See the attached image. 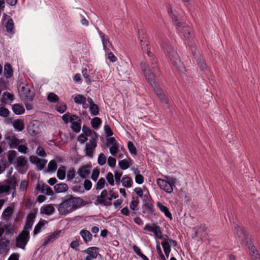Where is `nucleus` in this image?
<instances>
[{
  "label": "nucleus",
  "mask_w": 260,
  "mask_h": 260,
  "mask_svg": "<svg viewBox=\"0 0 260 260\" xmlns=\"http://www.w3.org/2000/svg\"><path fill=\"white\" fill-rule=\"evenodd\" d=\"M36 153L40 156H41V157H45L47 154H46V153L45 152V150H44V149L41 147V146H39L37 150H36Z\"/></svg>",
  "instance_id": "56"
},
{
  "label": "nucleus",
  "mask_w": 260,
  "mask_h": 260,
  "mask_svg": "<svg viewBox=\"0 0 260 260\" xmlns=\"http://www.w3.org/2000/svg\"><path fill=\"white\" fill-rule=\"evenodd\" d=\"M121 183L123 186L129 188L132 186L133 180L129 177L125 176L122 178Z\"/></svg>",
  "instance_id": "28"
},
{
  "label": "nucleus",
  "mask_w": 260,
  "mask_h": 260,
  "mask_svg": "<svg viewBox=\"0 0 260 260\" xmlns=\"http://www.w3.org/2000/svg\"><path fill=\"white\" fill-rule=\"evenodd\" d=\"M59 232H55L50 235L47 236L45 239L43 240V245H46L49 242L54 241L59 236Z\"/></svg>",
  "instance_id": "26"
},
{
  "label": "nucleus",
  "mask_w": 260,
  "mask_h": 260,
  "mask_svg": "<svg viewBox=\"0 0 260 260\" xmlns=\"http://www.w3.org/2000/svg\"><path fill=\"white\" fill-rule=\"evenodd\" d=\"M101 119L98 117L93 118L91 121V124L93 128L96 129L99 128V126L101 124Z\"/></svg>",
  "instance_id": "36"
},
{
  "label": "nucleus",
  "mask_w": 260,
  "mask_h": 260,
  "mask_svg": "<svg viewBox=\"0 0 260 260\" xmlns=\"http://www.w3.org/2000/svg\"><path fill=\"white\" fill-rule=\"evenodd\" d=\"M47 100L48 101L51 103H56L58 101V96L53 92L49 93L47 96Z\"/></svg>",
  "instance_id": "42"
},
{
  "label": "nucleus",
  "mask_w": 260,
  "mask_h": 260,
  "mask_svg": "<svg viewBox=\"0 0 260 260\" xmlns=\"http://www.w3.org/2000/svg\"><path fill=\"white\" fill-rule=\"evenodd\" d=\"M6 28L8 32L11 34H14V25L12 19H9L6 23Z\"/></svg>",
  "instance_id": "33"
},
{
  "label": "nucleus",
  "mask_w": 260,
  "mask_h": 260,
  "mask_svg": "<svg viewBox=\"0 0 260 260\" xmlns=\"http://www.w3.org/2000/svg\"><path fill=\"white\" fill-rule=\"evenodd\" d=\"M29 239V233L26 230H23L16 239V246L25 249V247Z\"/></svg>",
  "instance_id": "7"
},
{
  "label": "nucleus",
  "mask_w": 260,
  "mask_h": 260,
  "mask_svg": "<svg viewBox=\"0 0 260 260\" xmlns=\"http://www.w3.org/2000/svg\"><path fill=\"white\" fill-rule=\"evenodd\" d=\"M13 212V209L11 207H8L3 212L2 216L9 217Z\"/></svg>",
  "instance_id": "46"
},
{
  "label": "nucleus",
  "mask_w": 260,
  "mask_h": 260,
  "mask_svg": "<svg viewBox=\"0 0 260 260\" xmlns=\"http://www.w3.org/2000/svg\"><path fill=\"white\" fill-rule=\"evenodd\" d=\"M132 160L128 158L127 159H124L119 161L118 165L122 170H126L132 165Z\"/></svg>",
  "instance_id": "20"
},
{
  "label": "nucleus",
  "mask_w": 260,
  "mask_h": 260,
  "mask_svg": "<svg viewBox=\"0 0 260 260\" xmlns=\"http://www.w3.org/2000/svg\"><path fill=\"white\" fill-rule=\"evenodd\" d=\"M157 206L158 207V208L161 211V212L164 213L165 214V215L167 217L169 218L170 219H172V214L170 212L168 208L166 206L163 205L160 202L157 203Z\"/></svg>",
  "instance_id": "23"
},
{
  "label": "nucleus",
  "mask_w": 260,
  "mask_h": 260,
  "mask_svg": "<svg viewBox=\"0 0 260 260\" xmlns=\"http://www.w3.org/2000/svg\"><path fill=\"white\" fill-rule=\"evenodd\" d=\"M19 94L21 99L24 102H31L34 97V93L31 91L27 85L21 87L19 90Z\"/></svg>",
  "instance_id": "9"
},
{
  "label": "nucleus",
  "mask_w": 260,
  "mask_h": 260,
  "mask_svg": "<svg viewBox=\"0 0 260 260\" xmlns=\"http://www.w3.org/2000/svg\"><path fill=\"white\" fill-rule=\"evenodd\" d=\"M122 175V172H119L115 171L114 172V177L115 179L116 184L117 185H119L121 180L120 179Z\"/></svg>",
  "instance_id": "52"
},
{
  "label": "nucleus",
  "mask_w": 260,
  "mask_h": 260,
  "mask_svg": "<svg viewBox=\"0 0 260 260\" xmlns=\"http://www.w3.org/2000/svg\"><path fill=\"white\" fill-rule=\"evenodd\" d=\"M197 62L198 65L200 68L201 70L207 74L208 72V68L206 64L204 62V60L201 58L200 56H197L195 57Z\"/></svg>",
  "instance_id": "18"
},
{
  "label": "nucleus",
  "mask_w": 260,
  "mask_h": 260,
  "mask_svg": "<svg viewBox=\"0 0 260 260\" xmlns=\"http://www.w3.org/2000/svg\"><path fill=\"white\" fill-rule=\"evenodd\" d=\"M99 174H100L99 170L98 169L94 168L92 172V175H91L92 179L94 181H96L98 179V178L99 176Z\"/></svg>",
  "instance_id": "62"
},
{
  "label": "nucleus",
  "mask_w": 260,
  "mask_h": 260,
  "mask_svg": "<svg viewBox=\"0 0 260 260\" xmlns=\"http://www.w3.org/2000/svg\"><path fill=\"white\" fill-rule=\"evenodd\" d=\"M14 100V95L10 93L8 91L4 92L3 93V99H2V102L3 104H6L7 101H13Z\"/></svg>",
  "instance_id": "30"
},
{
  "label": "nucleus",
  "mask_w": 260,
  "mask_h": 260,
  "mask_svg": "<svg viewBox=\"0 0 260 260\" xmlns=\"http://www.w3.org/2000/svg\"><path fill=\"white\" fill-rule=\"evenodd\" d=\"M36 212H30L26 217V221H29L31 222H34V219L36 217Z\"/></svg>",
  "instance_id": "59"
},
{
  "label": "nucleus",
  "mask_w": 260,
  "mask_h": 260,
  "mask_svg": "<svg viewBox=\"0 0 260 260\" xmlns=\"http://www.w3.org/2000/svg\"><path fill=\"white\" fill-rule=\"evenodd\" d=\"M107 158L103 153H101L99 155L98 161L99 165L102 166L105 164Z\"/></svg>",
  "instance_id": "50"
},
{
  "label": "nucleus",
  "mask_w": 260,
  "mask_h": 260,
  "mask_svg": "<svg viewBox=\"0 0 260 260\" xmlns=\"http://www.w3.org/2000/svg\"><path fill=\"white\" fill-rule=\"evenodd\" d=\"M57 176L60 179L63 180L66 177V168L65 167L61 166L59 167L57 171Z\"/></svg>",
  "instance_id": "32"
},
{
  "label": "nucleus",
  "mask_w": 260,
  "mask_h": 260,
  "mask_svg": "<svg viewBox=\"0 0 260 260\" xmlns=\"http://www.w3.org/2000/svg\"><path fill=\"white\" fill-rule=\"evenodd\" d=\"M236 235L239 241L243 245H247L248 243V238L246 234L240 226H236L235 228Z\"/></svg>",
  "instance_id": "10"
},
{
  "label": "nucleus",
  "mask_w": 260,
  "mask_h": 260,
  "mask_svg": "<svg viewBox=\"0 0 260 260\" xmlns=\"http://www.w3.org/2000/svg\"><path fill=\"white\" fill-rule=\"evenodd\" d=\"M75 176V170L74 169H71L68 171L67 173V179L69 181L72 180Z\"/></svg>",
  "instance_id": "53"
},
{
  "label": "nucleus",
  "mask_w": 260,
  "mask_h": 260,
  "mask_svg": "<svg viewBox=\"0 0 260 260\" xmlns=\"http://www.w3.org/2000/svg\"><path fill=\"white\" fill-rule=\"evenodd\" d=\"M139 203V200L138 197H133L132 202L130 204V208L133 210H137V207Z\"/></svg>",
  "instance_id": "39"
},
{
  "label": "nucleus",
  "mask_w": 260,
  "mask_h": 260,
  "mask_svg": "<svg viewBox=\"0 0 260 260\" xmlns=\"http://www.w3.org/2000/svg\"><path fill=\"white\" fill-rule=\"evenodd\" d=\"M71 127L75 132H79L81 129V121L72 123Z\"/></svg>",
  "instance_id": "44"
},
{
  "label": "nucleus",
  "mask_w": 260,
  "mask_h": 260,
  "mask_svg": "<svg viewBox=\"0 0 260 260\" xmlns=\"http://www.w3.org/2000/svg\"><path fill=\"white\" fill-rule=\"evenodd\" d=\"M57 164L54 160H51L48 165V171L54 172L57 169Z\"/></svg>",
  "instance_id": "41"
},
{
  "label": "nucleus",
  "mask_w": 260,
  "mask_h": 260,
  "mask_svg": "<svg viewBox=\"0 0 260 260\" xmlns=\"http://www.w3.org/2000/svg\"><path fill=\"white\" fill-rule=\"evenodd\" d=\"M16 166L18 168H23L26 165L27 161L24 156H20L16 158Z\"/></svg>",
  "instance_id": "31"
},
{
  "label": "nucleus",
  "mask_w": 260,
  "mask_h": 260,
  "mask_svg": "<svg viewBox=\"0 0 260 260\" xmlns=\"http://www.w3.org/2000/svg\"><path fill=\"white\" fill-rule=\"evenodd\" d=\"M90 168L89 166H83L78 169L77 173L82 178L86 179L90 174Z\"/></svg>",
  "instance_id": "15"
},
{
  "label": "nucleus",
  "mask_w": 260,
  "mask_h": 260,
  "mask_svg": "<svg viewBox=\"0 0 260 260\" xmlns=\"http://www.w3.org/2000/svg\"><path fill=\"white\" fill-rule=\"evenodd\" d=\"M166 180L157 179V184L159 188L167 193H171L173 191V185L176 182V179L169 176H165Z\"/></svg>",
  "instance_id": "4"
},
{
  "label": "nucleus",
  "mask_w": 260,
  "mask_h": 260,
  "mask_svg": "<svg viewBox=\"0 0 260 260\" xmlns=\"http://www.w3.org/2000/svg\"><path fill=\"white\" fill-rule=\"evenodd\" d=\"M174 22L180 35L186 39H188L191 31V28L182 21L175 20Z\"/></svg>",
  "instance_id": "5"
},
{
  "label": "nucleus",
  "mask_w": 260,
  "mask_h": 260,
  "mask_svg": "<svg viewBox=\"0 0 260 260\" xmlns=\"http://www.w3.org/2000/svg\"><path fill=\"white\" fill-rule=\"evenodd\" d=\"M13 75V70L9 63H6L4 66V76L6 78H10Z\"/></svg>",
  "instance_id": "24"
},
{
  "label": "nucleus",
  "mask_w": 260,
  "mask_h": 260,
  "mask_svg": "<svg viewBox=\"0 0 260 260\" xmlns=\"http://www.w3.org/2000/svg\"><path fill=\"white\" fill-rule=\"evenodd\" d=\"M127 147L129 152L133 154H136L137 151L135 146L134 145L133 143L129 141L127 143Z\"/></svg>",
  "instance_id": "57"
},
{
  "label": "nucleus",
  "mask_w": 260,
  "mask_h": 260,
  "mask_svg": "<svg viewBox=\"0 0 260 260\" xmlns=\"http://www.w3.org/2000/svg\"><path fill=\"white\" fill-rule=\"evenodd\" d=\"M108 191L106 189L103 190L100 196L96 197V202L99 204L105 206H109L111 203L107 201Z\"/></svg>",
  "instance_id": "13"
},
{
  "label": "nucleus",
  "mask_w": 260,
  "mask_h": 260,
  "mask_svg": "<svg viewBox=\"0 0 260 260\" xmlns=\"http://www.w3.org/2000/svg\"><path fill=\"white\" fill-rule=\"evenodd\" d=\"M155 230L154 231V232H153L155 236L158 238V239H162V233H161V230H160V228L159 226L157 225V227H155Z\"/></svg>",
  "instance_id": "61"
},
{
  "label": "nucleus",
  "mask_w": 260,
  "mask_h": 260,
  "mask_svg": "<svg viewBox=\"0 0 260 260\" xmlns=\"http://www.w3.org/2000/svg\"><path fill=\"white\" fill-rule=\"evenodd\" d=\"M13 126L18 131H21L24 128V123L23 120L17 119L13 122Z\"/></svg>",
  "instance_id": "27"
},
{
  "label": "nucleus",
  "mask_w": 260,
  "mask_h": 260,
  "mask_svg": "<svg viewBox=\"0 0 260 260\" xmlns=\"http://www.w3.org/2000/svg\"><path fill=\"white\" fill-rule=\"evenodd\" d=\"M97 144L95 139V138H92L90 140L89 144H87L86 146V155L90 157H92L93 151L94 150Z\"/></svg>",
  "instance_id": "14"
},
{
  "label": "nucleus",
  "mask_w": 260,
  "mask_h": 260,
  "mask_svg": "<svg viewBox=\"0 0 260 260\" xmlns=\"http://www.w3.org/2000/svg\"><path fill=\"white\" fill-rule=\"evenodd\" d=\"M10 244V241L6 239H2L0 240V250L2 252H5L8 249Z\"/></svg>",
  "instance_id": "29"
},
{
  "label": "nucleus",
  "mask_w": 260,
  "mask_h": 260,
  "mask_svg": "<svg viewBox=\"0 0 260 260\" xmlns=\"http://www.w3.org/2000/svg\"><path fill=\"white\" fill-rule=\"evenodd\" d=\"M89 111L91 115H98L99 114V107L96 104H92L89 107Z\"/></svg>",
  "instance_id": "38"
},
{
  "label": "nucleus",
  "mask_w": 260,
  "mask_h": 260,
  "mask_svg": "<svg viewBox=\"0 0 260 260\" xmlns=\"http://www.w3.org/2000/svg\"><path fill=\"white\" fill-rule=\"evenodd\" d=\"M9 115V111L8 109L3 107H0V116L3 117H7Z\"/></svg>",
  "instance_id": "54"
},
{
  "label": "nucleus",
  "mask_w": 260,
  "mask_h": 260,
  "mask_svg": "<svg viewBox=\"0 0 260 260\" xmlns=\"http://www.w3.org/2000/svg\"><path fill=\"white\" fill-rule=\"evenodd\" d=\"M28 187V182L25 181H22L21 182L20 186H19V189L22 191H24L26 190Z\"/></svg>",
  "instance_id": "64"
},
{
  "label": "nucleus",
  "mask_w": 260,
  "mask_h": 260,
  "mask_svg": "<svg viewBox=\"0 0 260 260\" xmlns=\"http://www.w3.org/2000/svg\"><path fill=\"white\" fill-rule=\"evenodd\" d=\"M80 198L70 196L59 204L58 211L61 215H67L76 209L80 203Z\"/></svg>",
  "instance_id": "3"
},
{
  "label": "nucleus",
  "mask_w": 260,
  "mask_h": 260,
  "mask_svg": "<svg viewBox=\"0 0 260 260\" xmlns=\"http://www.w3.org/2000/svg\"><path fill=\"white\" fill-rule=\"evenodd\" d=\"M139 39H140V44L141 45L142 49L147 52V54L150 58V60H153V58H155L154 55L150 52V48L149 47V43L146 35L144 34L143 30H139Z\"/></svg>",
  "instance_id": "6"
},
{
  "label": "nucleus",
  "mask_w": 260,
  "mask_h": 260,
  "mask_svg": "<svg viewBox=\"0 0 260 260\" xmlns=\"http://www.w3.org/2000/svg\"><path fill=\"white\" fill-rule=\"evenodd\" d=\"M55 209L54 207L50 204L45 206L43 208V213L47 215H51L54 213Z\"/></svg>",
  "instance_id": "34"
},
{
  "label": "nucleus",
  "mask_w": 260,
  "mask_h": 260,
  "mask_svg": "<svg viewBox=\"0 0 260 260\" xmlns=\"http://www.w3.org/2000/svg\"><path fill=\"white\" fill-rule=\"evenodd\" d=\"M10 189L9 185L6 184H0V193L8 192Z\"/></svg>",
  "instance_id": "63"
},
{
  "label": "nucleus",
  "mask_w": 260,
  "mask_h": 260,
  "mask_svg": "<svg viewBox=\"0 0 260 260\" xmlns=\"http://www.w3.org/2000/svg\"><path fill=\"white\" fill-rule=\"evenodd\" d=\"M44 225V223L42 221H39V222L36 225L34 230V235L37 234L40 231L41 228Z\"/></svg>",
  "instance_id": "60"
},
{
  "label": "nucleus",
  "mask_w": 260,
  "mask_h": 260,
  "mask_svg": "<svg viewBox=\"0 0 260 260\" xmlns=\"http://www.w3.org/2000/svg\"><path fill=\"white\" fill-rule=\"evenodd\" d=\"M16 148H17L19 152L24 154L26 153L28 150L26 144L23 145L20 144L17 146Z\"/></svg>",
  "instance_id": "55"
},
{
  "label": "nucleus",
  "mask_w": 260,
  "mask_h": 260,
  "mask_svg": "<svg viewBox=\"0 0 260 260\" xmlns=\"http://www.w3.org/2000/svg\"><path fill=\"white\" fill-rule=\"evenodd\" d=\"M109 151L111 155L113 156H116V154L118 153L119 151V147L118 145H116L114 146H111L109 147Z\"/></svg>",
  "instance_id": "45"
},
{
  "label": "nucleus",
  "mask_w": 260,
  "mask_h": 260,
  "mask_svg": "<svg viewBox=\"0 0 260 260\" xmlns=\"http://www.w3.org/2000/svg\"><path fill=\"white\" fill-rule=\"evenodd\" d=\"M75 103L78 104H84L86 102V98L82 94H77L74 99Z\"/></svg>",
  "instance_id": "35"
},
{
  "label": "nucleus",
  "mask_w": 260,
  "mask_h": 260,
  "mask_svg": "<svg viewBox=\"0 0 260 260\" xmlns=\"http://www.w3.org/2000/svg\"><path fill=\"white\" fill-rule=\"evenodd\" d=\"M153 88L154 91L155 92L157 96L161 101V102L167 104L168 103V100L166 94L163 92V91L157 86H156V87H154Z\"/></svg>",
  "instance_id": "17"
},
{
  "label": "nucleus",
  "mask_w": 260,
  "mask_h": 260,
  "mask_svg": "<svg viewBox=\"0 0 260 260\" xmlns=\"http://www.w3.org/2000/svg\"><path fill=\"white\" fill-rule=\"evenodd\" d=\"M38 190H41V192L48 196H52L53 194L52 189L47 184L39 183L37 186Z\"/></svg>",
  "instance_id": "16"
},
{
  "label": "nucleus",
  "mask_w": 260,
  "mask_h": 260,
  "mask_svg": "<svg viewBox=\"0 0 260 260\" xmlns=\"http://www.w3.org/2000/svg\"><path fill=\"white\" fill-rule=\"evenodd\" d=\"M106 178L110 185L112 186L114 185V176L112 173L109 172Z\"/></svg>",
  "instance_id": "48"
},
{
  "label": "nucleus",
  "mask_w": 260,
  "mask_h": 260,
  "mask_svg": "<svg viewBox=\"0 0 260 260\" xmlns=\"http://www.w3.org/2000/svg\"><path fill=\"white\" fill-rule=\"evenodd\" d=\"M100 35L102 39V41L104 49L105 51H108L109 49V47L111 45L108 37H106L102 32H100Z\"/></svg>",
  "instance_id": "21"
},
{
  "label": "nucleus",
  "mask_w": 260,
  "mask_h": 260,
  "mask_svg": "<svg viewBox=\"0 0 260 260\" xmlns=\"http://www.w3.org/2000/svg\"><path fill=\"white\" fill-rule=\"evenodd\" d=\"M117 142L115 139L114 137H110L107 140L106 145L108 147H110L111 146H114L117 145Z\"/></svg>",
  "instance_id": "58"
},
{
  "label": "nucleus",
  "mask_w": 260,
  "mask_h": 260,
  "mask_svg": "<svg viewBox=\"0 0 260 260\" xmlns=\"http://www.w3.org/2000/svg\"><path fill=\"white\" fill-rule=\"evenodd\" d=\"M56 110L60 113L64 112L67 109V106L64 103H61L56 106Z\"/></svg>",
  "instance_id": "47"
},
{
  "label": "nucleus",
  "mask_w": 260,
  "mask_h": 260,
  "mask_svg": "<svg viewBox=\"0 0 260 260\" xmlns=\"http://www.w3.org/2000/svg\"><path fill=\"white\" fill-rule=\"evenodd\" d=\"M105 184V180L104 178H100L97 182L96 185V189H101L104 188Z\"/></svg>",
  "instance_id": "51"
},
{
  "label": "nucleus",
  "mask_w": 260,
  "mask_h": 260,
  "mask_svg": "<svg viewBox=\"0 0 260 260\" xmlns=\"http://www.w3.org/2000/svg\"><path fill=\"white\" fill-rule=\"evenodd\" d=\"M17 152L15 150H9L7 152V158L10 164H14Z\"/></svg>",
  "instance_id": "25"
},
{
  "label": "nucleus",
  "mask_w": 260,
  "mask_h": 260,
  "mask_svg": "<svg viewBox=\"0 0 260 260\" xmlns=\"http://www.w3.org/2000/svg\"><path fill=\"white\" fill-rule=\"evenodd\" d=\"M151 67L148 66L145 63H141L142 69L150 86L153 88L157 86L155 83V75H159V70L157 65V60L155 58L150 60Z\"/></svg>",
  "instance_id": "2"
},
{
  "label": "nucleus",
  "mask_w": 260,
  "mask_h": 260,
  "mask_svg": "<svg viewBox=\"0 0 260 260\" xmlns=\"http://www.w3.org/2000/svg\"><path fill=\"white\" fill-rule=\"evenodd\" d=\"M13 110L16 114H21L24 112V108L19 104H15L13 107Z\"/></svg>",
  "instance_id": "37"
},
{
  "label": "nucleus",
  "mask_w": 260,
  "mask_h": 260,
  "mask_svg": "<svg viewBox=\"0 0 260 260\" xmlns=\"http://www.w3.org/2000/svg\"><path fill=\"white\" fill-rule=\"evenodd\" d=\"M83 252L88 254L85 257V260H92L97 257L99 249L95 247H91L84 250Z\"/></svg>",
  "instance_id": "12"
},
{
  "label": "nucleus",
  "mask_w": 260,
  "mask_h": 260,
  "mask_svg": "<svg viewBox=\"0 0 260 260\" xmlns=\"http://www.w3.org/2000/svg\"><path fill=\"white\" fill-rule=\"evenodd\" d=\"M54 189L57 193H61L67 191L69 187L66 183H60L55 185Z\"/></svg>",
  "instance_id": "19"
},
{
  "label": "nucleus",
  "mask_w": 260,
  "mask_h": 260,
  "mask_svg": "<svg viewBox=\"0 0 260 260\" xmlns=\"http://www.w3.org/2000/svg\"><path fill=\"white\" fill-rule=\"evenodd\" d=\"M80 234L85 242H89L91 240L92 236L89 231L86 230H82Z\"/></svg>",
  "instance_id": "22"
},
{
  "label": "nucleus",
  "mask_w": 260,
  "mask_h": 260,
  "mask_svg": "<svg viewBox=\"0 0 260 260\" xmlns=\"http://www.w3.org/2000/svg\"><path fill=\"white\" fill-rule=\"evenodd\" d=\"M5 233L6 235L12 234L14 231V226L11 224H5L3 225Z\"/></svg>",
  "instance_id": "40"
},
{
  "label": "nucleus",
  "mask_w": 260,
  "mask_h": 260,
  "mask_svg": "<svg viewBox=\"0 0 260 260\" xmlns=\"http://www.w3.org/2000/svg\"><path fill=\"white\" fill-rule=\"evenodd\" d=\"M160 45L164 52L172 61L173 65L180 71H183L184 69V65L180 61L176 50L170 45L169 41L167 39H164L161 41Z\"/></svg>",
  "instance_id": "1"
},
{
  "label": "nucleus",
  "mask_w": 260,
  "mask_h": 260,
  "mask_svg": "<svg viewBox=\"0 0 260 260\" xmlns=\"http://www.w3.org/2000/svg\"><path fill=\"white\" fill-rule=\"evenodd\" d=\"M146 198L145 201L144 206L149 210L151 211L152 209V203L147 196H144V198Z\"/></svg>",
  "instance_id": "49"
},
{
  "label": "nucleus",
  "mask_w": 260,
  "mask_h": 260,
  "mask_svg": "<svg viewBox=\"0 0 260 260\" xmlns=\"http://www.w3.org/2000/svg\"><path fill=\"white\" fill-rule=\"evenodd\" d=\"M5 139L11 149L16 148L19 144L23 143L22 139H18L13 133H7L5 135Z\"/></svg>",
  "instance_id": "8"
},
{
  "label": "nucleus",
  "mask_w": 260,
  "mask_h": 260,
  "mask_svg": "<svg viewBox=\"0 0 260 260\" xmlns=\"http://www.w3.org/2000/svg\"><path fill=\"white\" fill-rule=\"evenodd\" d=\"M29 160L31 164H36L37 168L40 170H42L47 162V160L40 159L34 155L29 157Z\"/></svg>",
  "instance_id": "11"
},
{
  "label": "nucleus",
  "mask_w": 260,
  "mask_h": 260,
  "mask_svg": "<svg viewBox=\"0 0 260 260\" xmlns=\"http://www.w3.org/2000/svg\"><path fill=\"white\" fill-rule=\"evenodd\" d=\"M161 245L164 251L171 250V245L169 242L167 240L166 237L164 238L161 242Z\"/></svg>",
  "instance_id": "43"
}]
</instances>
